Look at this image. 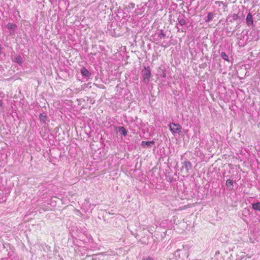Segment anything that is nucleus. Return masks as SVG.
<instances>
[{
	"mask_svg": "<svg viewBox=\"0 0 260 260\" xmlns=\"http://www.w3.org/2000/svg\"><path fill=\"white\" fill-rule=\"evenodd\" d=\"M252 207L255 210L260 211V202L253 204L252 205Z\"/></svg>",
	"mask_w": 260,
	"mask_h": 260,
	"instance_id": "9",
	"label": "nucleus"
},
{
	"mask_svg": "<svg viewBox=\"0 0 260 260\" xmlns=\"http://www.w3.org/2000/svg\"><path fill=\"white\" fill-rule=\"evenodd\" d=\"M192 167L190 161H185L183 168H185L187 172H188L189 169H190Z\"/></svg>",
	"mask_w": 260,
	"mask_h": 260,
	"instance_id": "6",
	"label": "nucleus"
},
{
	"mask_svg": "<svg viewBox=\"0 0 260 260\" xmlns=\"http://www.w3.org/2000/svg\"><path fill=\"white\" fill-rule=\"evenodd\" d=\"M142 260H153V258H152L151 257H148L146 258H143Z\"/></svg>",
	"mask_w": 260,
	"mask_h": 260,
	"instance_id": "15",
	"label": "nucleus"
},
{
	"mask_svg": "<svg viewBox=\"0 0 260 260\" xmlns=\"http://www.w3.org/2000/svg\"><path fill=\"white\" fill-rule=\"evenodd\" d=\"M180 23L181 24V25H183L184 24V20L182 21L181 20L180 21Z\"/></svg>",
	"mask_w": 260,
	"mask_h": 260,
	"instance_id": "16",
	"label": "nucleus"
},
{
	"mask_svg": "<svg viewBox=\"0 0 260 260\" xmlns=\"http://www.w3.org/2000/svg\"><path fill=\"white\" fill-rule=\"evenodd\" d=\"M39 119L40 121H42L43 123L46 122V116L43 115L42 114H40L39 116Z\"/></svg>",
	"mask_w": 260,
	"mask_h": 260,
	"instance_id": "11",
	"label": "nucleus"
},
{
	"mask_svg": "<svg viewBox=\"0 0 260 260\" xmlns=\"http://www.w3.org/2000/svg\"><path fill=\"white\" fill-rule=\"evenodd\" d=\"M2 106V102L1 100H0V107Z\"/></svg>",
	"mask_w": 260,
	"mask_h": 260,
	"instance_id": "17",
	"label": "nucleus"
},
{
	"mask_svg": "<svg viewBox=\"0 0 260 260\" xmlns=\"http://www.w3.org/2000/svg\"><path fill=\"white\" fill-rule=\"evenodd\" d=\"M16 26V25L15 24L12 23H9L6 25L7 28L8 29H13L15 28Z\"/></svg>",
	"mask_w": 260,
	"mask_h": 260,
	"instance_id": "12",
	"label": "nucleus"
},
{
	"mask_svg": "<svg viewBox=\"0 0 260 260\" xmlns=\"http://www.w3.org/2000/svg\"><path fill=\"white\" fill-rule=\"evenodd\" d=\"M143 73V79L145 82H148L151 77V71L148 68H145L142 72Z\"/></svg>",
	"mask_w": 260,
	"mask_h": 260,
	"instance_id": "1",
	"label": "nucleus"
},
{
	"mask_svg": "<svg viewBox=\"0 0 260 260\" xmlns=\"http://www.w3.org/2000/svg\"><path fill=\"white\" fill-rule=\"evenodd\" d=\"M81 73L84 76L89 77L90 76L89 72L85 68H81Z\"/></svg>",
	"mask_w": 260,
	"mask_h": 260,
	"instance_id": "5",
	"label": "nucleus"
},
{
	"mask_svg": "<svg viewBox=\"0 0 260 260\" xmlns=\"http://www.w3.org/2000/svg\"><path fill=\"white\" fill-rule=\"evenodd\" d=\"M226 185L227 186H233V181L231 179H228L226 181Z\"/></svg>",
	"mask_w": 260,
	"mask_h": 260,
	"instance_id": "13",
	"label": "nucleus"
},
{
	"mask_svg": "<svg viewBox=\"0 0 260 260\" xmlns=\"http://www.w3.org/2000/svg\"><path fill=\"white\" fill-rule=\"evenodd\" d=\"M212 15L211 13H209L208 15V16H207V20H206V22H209V21H210L211 19H212Z\"/></svg>",
	"mask_w": 260,
	"mask_h": 260,
	"instance_id": "14",
	"label": "nucleus"
},
{
	"mask_svg": "<svg viewBox=\"0 0 260 260\" xmlns=\"http://www.w3.org/2000/svg\"><path fill=\"white\" fill-rule=\"evenodd\" d=\"M154 144V141H142L141 143V145L143 147H150L151 145H153Z\"/></svg>",
	"mask_w": 260,
	"mask_h": 260,
	"instance_id": "3",
	"label": "nucleus"
},
{
	"mask_svg": "<svg viewBox=\"0 0 260 260\" xmlns=\"http://www.w3.org/2000/svg\"><path fill=\"white\" fill-rule=\"evenodd\" d=\"M170 129L173 133H180L181 129V126L179 124L171 123L169 124Z\"/></svg>",
	"mask_w": 260,
	"mask_h": 260,
	"instance_id": "2",
	"label": "nucleus"
},
{
	"mask_svg": "<svg viewBox=\"0 0 260 260\" xmlns=\"http://www.w3.org/2000/svg\"><path fill=\"white\" fill-rule=\"evenodd\" d=\"M14 61L16 62L19 64H21L22 62V58L20 55H18L15 57Z\"/></svg>",
	"mask_w": 260,
	"mask_h": 260,
	"instance_id": "7",
	"label": "nucleus"
},
{
	"mask_svg": "<svg viewBox=\"0 0 260 260\" xmlns=\"http://www.w3.org/2000/svg\"><path fill=\"white\" fill-rule=\"evenodd\" d=\"M234 17H238V15H234Z\"/></svg>",
	"mask_w": 260,
	"mask_h": 260,
	"instance_id": "18",
	"label": "nucleus"
},
{
	"mask_svg": "<svg viewBox=\"0 0 260 260\" xmlns=\"http://www.w3.org/2000/svg\"><path fill=\"white\" fill-rule=\"evenodd\" d=\"M246 22L248 25L253 24V18L250 13L248 14L246 18Z\"/></svg>",
	"mask_w": 260,
	"mask_h": 260,
	"instance_id": "4",
	"label": "nucleus"
},
{
	"mask_svg": "<svg viewBox=\"0 0 260 260\" xmlns=\"http://www.w3.org/2000/svg\"><path fill=\"white\" fill-rule=\"evenodd\" d=\"M118 129L119 132H121L122 134L125 136L127 135V132L125 130V128L123 126H120L118 127Z\"/></svg>",
	"mask_w": 260,
	"mask_h": 260,
	"instance_id": "8",
	"label": "nucleus"
},
{
	"mask_svg": "<svg viewBox=\"0 0 260 260\" xmlns=\"http://www.w3.org/2000/svg\"><path fill=\"white\" fill-rule=\"evenodd\" d=\"M221 57L225 61L229 62V57L224 52H222L221 53Z\"/></svg>",
	"mask_w": 260,
	"mask_h": 260,
	"instance_id": "10",
	"label": "nucleus"
}]
</instances>
